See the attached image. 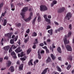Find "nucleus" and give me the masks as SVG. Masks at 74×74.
Returning <instances> with one entry per match:
<instances>
[{
    "label": "nucleus",
    "instance_id": "obj_1",
    "mask_svg": "<svg viewBox=\"0 0 74 74\" xmlns=\"http://www.w3.org/2000/svg\"><path fill=\"white\" fill-rule=\"evenodd\" d=\"M40 10L41 11H45L48 10V8L45 5H41L40 7Z\"/></svg>",
    "mask_w": 74,
    "mask_h": 74
},
{
    "label": "nucleus",
    "instance_id": "obj_2",
    "mask_svg": "<svg viewBox=\"0 0 74 74\" xmlns=\"http://www.w3.org/2000/svg\"><path fill=\"white\" fill-rule=\"evenodd\" d=\"M64 44L65 45H66L67 44H69L70 42V41H69V40H67V35H65V37L64 39Z\"/></svg>",
    "mask_w": 74,
    "mask_h": 74
},
{
    "label": "nucleus",
    "instance_id": "obj_3",
    "mask_svg": "<svg viewBox=\"0 0 74 74\" xmlns=\"http://www.w3.org/2000/svg\"><path fill=\"white\" fill-rule=\"evenodd\" d=\"M32 16H33V14L32 12H31L29 18L26 19L24 18V20L25 21V22H28V21H30V20L32 19Z\"/></svg>",
    "mask_w": 74,
    "mask_h": 74
},
{
    "label": "nucleus",
    "instance_id": "obj_4",
    "mask_svg": "<svg viewBox=\"0 0 74 74\" xmlns=\"http://www.w3.org/2000/svg\"><path fill=\"white\" fill-rule=\"evenodd\" d=\"M44 17L45 19V20L46 22L49 23H51V19H48L47 18V16L46 15H45L44 16Z\"/></svg>",
    "mask_w": 74,
    "mask_h": 74
},
{
    "label": "nucleus",
    "instance_id": "obj_5",
    "mask_svg": "<svg viewBox=\"0 0 74 74\" xmlns=\"http://www.w3.org/2000/svg\"><path fill=\"white\" fill-rule=\"evenodd\" d=\"M66 47L67 51H72L71 47L69 45H67L66 46Z\"/></svg>",
    "mask_w": 74,
    "mask_h": 74
},
{
    "label": "nucleus",
    "instance_id": "obj_6",
    "mask_svg": "<svg viewBox=\"0 0 74 74\" xmlns=\"http://www.w3.org/2000/svg\"><path fill=\"white\" fill-rule=\"evenodd\" d=\"M71 12H69L67 14L66 18H68V20H70V18L71 17Z\"/></svg>",
    "mask_w": 74,
    "mask_h": 74
},
{
    "label": "nucleus",
    "instance_id": "obj_7",
    "mask_svg": "<svg viewBox=\"0 0 74 74\" xmlns=\"http://www.w3.org/2000/svg\"><path fill=\"white\" fill-rule=\"evenodd\" d=\"M64 10H65V8L64 7L58 10V12L59 13H61L64 12Z\"/></svg>",
    "mask_w": 74,
    "mask_h": 74
},
{
    "label": "nucleus",
    "instance_id": "obj_8",
    "mask_svg": "<svg viewBox=\"0 0 74 74\" xmlns=\"http://www.w3.org/2000/svg\"><path fill=\"white\" fill-rule=\"evenodd\" d=\"M11 55L12 57H13V58H14L15 59H16V54H15V53L14 51L12 52L11 53Z\"/></svg>",
    "mask_w": 74,
    "mask_h": 74
},
{
    "label": "nucleus",
    "instance_id": "obj_9",
    "mask_svg": "<svg viewBox=\"0 0 74 74\" xmlns=\"http://www.w3.org/2000/svg\"><path fill=\"white\" fill-rule=\"evenodd\" d=\"M21 47H19L18 48L16 49V50H15V52L18 53V52H21L22 51V49H21Z\"/></svg>",
    "mask_w": 74,
    "mask_h": 74
},
{
    "label": "nucleus",
    "instance_id": "obj_10",
    "mask_svg": "<svg viewBox=\"0 0 74 74\" xmlns=\"http://www.w3.org/2000/svg\"><path fill=\"white\" fill-rule=\"evenodd\" d=\"M12 62L10 60H8L7 61L6 63V66L7 67H9L11 65Z\"/></svg>",
    "mask_w": 74,
    "mask_h": 74
},
{
    "label": "nucleus",
    "instance_id": "obj_11",
    "mask_svg": "<svg viewBox=\"0 0 74 74\" xmlns=\"http://www.w3.org/2000/svg\"><path fill=\"white\" fill-rule=\"evenodd\" d=\"M27 10H28V7H25L22 10V12H26Z\"/></svg>",
    "mask_w": 74,
    "mask_h": 74
},
{
    "label": "nucleus",
    "instance_id": "obj_12",
    "mask_svg": "<svg viewBox=\"0 0 74 74\" xmlns=\"http://www.w3.org/2000/svg\"><path fill=\"white\" fill-rule=\"evenodd\" d=\"M50 62H51V57H48V59L46 60V62L48 63H49Z\"/></svg>",
    "mask_w": 74,
    "mask_h": 74
},
{
    "label": "nucleus",
    "instance_id": "obj_13",
    "mask_svg": "<svg viewBox=\"0 0 74 74\" xmlns=\"http://www.w3.org/2000/svg\"><path fill=\"white\" fill-rule=\"evenodd\" d=\"M24 53V52H22L20 54H18V56H19V57H23L25 55V54H23Z\"/></svg>",
    "mask_w": 74,
    "mask_h": 74
},
{
    "label": "nucleus",
    "instance_id": "obj_14",
    "mask_svg": "<svg viewBox=\"0 0 74 74\" xmlns=\"http://www.w3.org/2000/svg\"><path fill=\"white\" fill-rule=\"evenodd\" d=\"M9 70L11 71H12V72L14 71V67H13L12 66H11L9 69Z\"/></svg>",
    "mask_w": 74,
    "mask_h": 74
},
{
    "label": "nucleus",
    "instance_id": "obj_15",
    "mask_svg": "<svg viewBox=\"0 0 74 74\" xmlns=\"http://www.w3.org/2000/svg\"><path fill=\"white\" fill-rule=\"evenodd\" d=\"M9 48H10V46H5L4 47V50H5V51H8V49H9Z\"/></svg>",
    "mask_w": 74,
    "mask_h": 74
},
{
    "label": "nucleus",
    "instance_id": "obj_16",
    "mask_svg": "<svg viewBox=\"0 0 74 74\" xmlns=\"http://www.w3.org/2000/svg\"><path fill=\"white\" fill-rule=\"evenodd\" d=\"M5 37H8V38H11V34L8 33L7 34H5Z\"/></svg>",
    "mask_w": 74,
    "mask_h": 74
},
{
    "label": "nucleus",
    "instance_id": "obj_17",
    "mask_svg": "<svg viewBox=\"0 0 74 74\" xmlns=\"http://www.w3.org/2000/svg\"><path fill=\"white\" fill-rule=\"evenodd\" d=\"M33 60V59H31V60H30V61L29 62L28 64L29 66H30V65H31V66H33V63H32Z\"/></svg>",
    "mask_w": 74,
    "mask_h": 74
},
{
    "label": "nucleus",
    "instance_id": "obj_18",
    "mask_svg": "<svg viewBox=\"0 0 74 74\" xmlns=\"http://www.w3.org/2000/svg\"><path fill=\"white\" fill-rule=\"evenodd\" d=\"M11 10L12 11H14L15 10V6L13 4H11Z\"/></svg>",
    "mask_w": 74,
    "mask_h": 74
},
{
    "label": "nucleus",
    "instance_id": "obj_19",
    "mask_svg": "<svg viewBox=\"0 0 74 74\" xmlns=\"http://www.w3.org/2000/svg\"><path fill=\"white\" fill-rule=\"evenodd\" d=\"M53 30L52 29H51V30H49L48 31V33H49L50 35H52Z\"/></svg>",
    "mask_w": 74,
    "mask_h": 74
},
{
    "label": "nucleus",
    "instance_id": "obj_20",
    "mask_svg": "<svg viewBox=\"0 0 74 74\" xmlns=\"http://www.w3.org/2000/svg\"><path fill=\"white\" fill-rule=\"evenodd\" d=\"M48 69H49L48 68H46L42 72V73L41 74H45V73H47V70H48Z\"/></svg>",
    "mask_w": 74,
    "mask_h": 74
},
{
    "label": "nucleus",
    "instance_id": "obj_21",
    "mask_svg": "<svg viewBox=\"0 0 74 74\" xmlns=\"http://www.w3.org/2000/svg\"><path fill=\"white\" fill-rule=\"evenodd\" d=\"M23 64H22L19 67V69L20 70H23Z\"/></svg>",
    "mask_w": 74,
    "mask_h": 74
},
{
    "label": "nucleus",
    "instance_id": "obj_22",
    "mask_svg": "<svg viewBox=\"0 0 74 74\" xmlns=\"http://www.w3.org/2000/svg\"><path fill=\"white\" fill-rule=\"evenodd\" d=\"M16 26L18 27H20L21 26V23H16L15 24Z\"/></svg>",
    "mask_w": 74,
    "mask_h": 74
},
{
    "label": "nucleus",
    "instance_id": "obj_23",
    "mask_svg": "<svg viewBox=\"0 0 74 74\" xmlns=\"http://www.w3.org/2000/svg\"><path fill=\"white\" fill-rule=\"evenodd\" d=\"M51 56L53 60H54L56 58V57L53 56V54H51Z\"/></svg>",
    "mask_w": 74,
    "mask_h": 74
},
{
    "label": "nucleus",
    "instance_id": "obj_24",
    "mask_svg": "<svg viewBox=\"0 0 74 74\" xmlns=\"http://www.w3.org/2000/svg\"><path fill=\"white\" fill-rule=\"evenodd\" d=\"M57 51H58V52H59V53H62V50H61V49L60 47H58L57 48Z\"/></svg>",
    "mask_w": 74,
    "mask_h": 74
},
{
    "label": "nucleus",
    "instance_id": "obj_25",
    "mask_svg": "<svg viewBox=\"0 0 74 74\" xmlns=\"http://www.w3.org/2000/svg\"><path fill=\"white\" fill-rule=\"evenodd\" d=\"M31 51L32 50L31 49H28L27 50V55H29V53H30V52H31Z\"/></svg>",
    "mask_w": 74,
    "mask_h": 74
},
{
    "label": "nucleus",
    "instance_id": "obj_26",
    "mask_svg": "<svg viewBox=\"0 0 74 74\" xmlns=\"http://www.w3.org/2000/svg\"><path fill=\"white\" fill-rule=\"evenodd\" d=\"M37 33L35 32H33L32 34V36L33 37H36L37 36Z\"/></svg>",
    "mask_w": 74,
    "mask_h": 74
},
{
    "label": "nucleus",
    "instance_id": "obj_27",
    "mask_svg": "<svg viewBox=\"0 0 74 74\" xmlns=\"http://www.w3.org/2000/svg\"><path fill=\"white\" fill-rule=\"evenodd\" d=\"M7 20L5 19L3 24V26H5V25H6V24H7Z\"/></svg>",
    "mask_w": 74,
    "mask_h": 74
},
{
    "label": "nucleus",
    "instance_id": "obj_28",
    "mask_svg": "<svg viewBox=\"0 0 74 74\" xmlns=\"http://www.w3.org/2000/svg\"><path fill=\"white\" fill-rule=\"evenodd\" d=\"M67 59L68 60H69L72 61V57L71 56H69L68 57Z\"/></svg>",
    "mask_w": 74,
    "mask_h": 74
},
{
    "label": "nucleus",
    "instance_id": "obj_29",
    "mask_svg": "<svg viewBox=\"0 0 74 74\" xmlns=\"http://www.w3.org/2000/svg\"><path fill=\"white\" fill-rule=\"evenodd\" d=\"M25 12H21V15L22 16L23 18H25Z\"/></svg>",
    "mask_w": 74,
    "mask_h": 74
},
{
    "label": "nucleus",
    "instance_id": "obj_30",
    "mask_svg": "<svg viewBox=\"0 0 74 74\" xmlns=\"http://www.w3.org/2000/svg\"><path fill=\"white\" fill-rule=\"evenodd\" d=\"M25 58H20V59H21V60H23V61H25V60H26V57H24Z\"/></svg>",
    "mask_w": 74,
    "mask_h": 74
},
{
    "label": "nucleus",
    "instance_id": "obj_31",
    "mask_svg": "<svg viewBox=\"0 0 74 74\" xmlns=\"http://www.w3.org/2000/svg\"><path fill=\"white\" fill-rule=\"evenodd\" d=\"M11 48H13V49H16V47L15 46V45H13L12 46Z\"/></svg>",
    "mask_w": 74,
    "mask_h": 74
},
{
    "label": "nucleus",
    "instance_id": "obj_32",
    "mask_svg": "<svg viewBox=\"0 0 74 74\" xmlns=\"http://www.w3.org/2000/svg\"><path fill=\"white\" fill-rule=\"evenodd\" d=\"M34 44H37L38 42V40L37 39H36L35 41H34Z\"/></svg>",
    "mask_w": 74,
    "mask_h": 74
},
{
    "label": "nucleus",
    "instance_id": "obj_33",
    "mask_svg": "<svg viewBox=\"0 0 74 74\" xmlns=\"http://www.w3.org/2000/svg\"><path fill=\"white\" fill-rule=\"evenodd\" d=\"M71 32H69L68 34V37H71Z\"/></svg>",
    "mask_w": 74,
    "mask_h": 74
},
{
    "label": "nucleus",
    "instance_id": "obj_34",
    "mask_svg": "<svg viewBox=\"0 0 74 74\" xmlns=\"http://www.w3.org/2000/svg\"><path fill=\"white\" fill-rule=\"evenodd\" d=\"M63 27H60L59 28V29H58V32H60V30H63Z\"/></svg>",
    "mask_w": 74,
    "mask_h": 74
},
{
    "label": "nucleus",
    "instance_id": "obj_35",
    "mask_svg": "<svg viewBox=\"0 0 74 74\" xmlns=\"http://www.w3.org/2000/svg\"><path fill=\"white\" fill-rule=\"evenodd\" d=\"M71 67V65H68L67 67H66V69L67 70H70V69Z\"/></svg>",
    "mask_w": 74,
    "mask_h": 74
},
{
    "label": "nucleus",
    "instance_id": "obj_36",
    "mask_svg": "<svg viewBox=\"0 0 74 74\" xmlns=\"http://www.w3.org/2000/svg\"><path fill=\"white\" fill-rule=\"evenodd\" d=\"M3 41H4V38H2L1 41V44L2 45H3Z\"/></svg>",
    "mask_w": 74,
    "mask_h": 74
},
{
    "label": "nucleus",
    "instance_id": "obj_37",
    "mask_svg": "<svg viewBox=\"0 0 74 74\" xmlns=\"http://www.w3.org/2000/svg\"><path fill=\"white\" fill-rule=\"evenodd\" d=\"M14 40L11 39L10 41V42L11 44H14Z\"/></svg>",
    "mask_w": 74,
    "mask_h": 74
},
{
    "label": "nucleus",
    "instance_id": "obj_38",
    "mask_svg": "<svg viewBox=\"0 0 74 74\" xmlns=\"http://www.w3.org/2000/svg\"><path fill=\"white\" fill-rule=\"evenodd\" d=\"M41 20V17H40V16H38V21L39 22H40Z\"/></svg>",
    "mask_w": 74,
    "mask_h": 74
},
{
    "label": "nucleus",
    "instance_id": "obj_39",
    "mask_svg": "<svg viewBox=\"0 0 74 74\" xmlns=\"http://www.w3.org/2000/svg\"><path fill=\"white\" fill-rule=\"evenodd\" d=\"M36 18H34V19L33 20V21H32V23L33 25H34V24H35V21H36Z\"/></svg>",
    "mask_w": 74,
    "mask_h": 74
},
{
    "label": "nucleus",
    "instance_id": "obj_40",
    "mask_svg": "<svg viewBox=\"0 0 74 74\" xmlns=\"http://www.w3.org/2000/svg\"><path fill=\"white\" fill-rule=\"evenodd\" d=\"M72 27V25H71V24L69 25V28L70 29V30L71 29Z\"/></svg>",
    "mask_w": 74,
    "mask_h": 74
},
{
    "label": "nucleus",
    "instance_id": "obj_41",
    "mask_svg": "<svg viewBox=\"0 0 74 74\" xmlns=\"http://www.w3.org/2000/svg\"><path fill=\"white\" fill-rule=\"evenodd\" d=\"M52 3L53 4H56L57 3V1H53Z\"/></svg>",
    "mask_w": 74,
    "mask_h": 74
},
{
    "label": "nucleus",
    "instance_id": "obj_42",
    "mask_svg": "<svg viewBox=\"0 0 74 74\" xmlns=\"http://www.w3.org/2000/svg\"><path fill=\"white\" fill-rule=\"evenodd\" d=\"M29 32H30V29H29L26 31V33H27V34H29Z\"/></svg>",
    "mask_w": 74,
    "mask_h": 74
},
{
    "label": "nucleus",
    "instance_id": "obj_43",
    "mask_svg": "<svg viewBox=\"0 0 74 74\" xmlns=\"http://www.w3.org/2000/svg\"><path fill=\"white\" fill-rule=\"evenodd\" d=\"M5 13H6V12H4L3 13H2L1 14V16H5Z\"/></svg>",
    "mask_w": 74,
    "mask_h": 74
},
{
    "label": "nucleus",
    "instance_id": "obj_44",
    "mask_svg": "<svg viewBox=\"0 0 74 74\" xmlns=\"http://www.w3.org/2000/svg\"><path fill=\"white\" fill-rule=\"evenodd\" d=\"M58 71H60V72H61V71H62V70L59 67L58 68Z\"/></svg>",
    "mask_w": 74,
    "mask_h": 74
},
{
    "label": "nucleus",
    "instance_id": "obj_45",
    "mask_svg": "<svg viewBox=\"0 0 74 74\" xmlns=\"http://www.w3.org/2000/svg\"><path fill=\"white\" fill-rule=\"evenodd\" d=\"M12 48H10L9 49V53H10L12 52Z\"/></svg>",
    "mask_w": 74,
    "mask_h": 74
},
{
    "label": "nucleus",
    "instance_id": "obj_46",
    "mask_svg": "<svg viewBox=\"0 0 74 74\" xmlns=\"http://www.w3.org/2000/svg\"><path fill=\"white\" fill-rule=\"evenodd\" d=\"M3 3H1V4H0V9H1V8L2 7H3Z\"/></svg>",
    "mask_w": 74,
    "mask_h": 74
},
{
    "label": "nucleus",
    "instance_id": "obj_47",
    "mask_svg": "<svg viewBox=\"0 0 74 74\" xmlns=\"http://www.w3.org/2000/svg\"><path fill=\"white\" fill-rule=\"evenodd\" d=\"M38 58L40 59L41 58V57L40 54H38Z\"/></svg>",
    "mask_w": 74,
    "mask_h": 74
},
{
    "label": "nucleus",
    "instance_id": "obj_48",
    "mask_svg": "<svg viewBox=\"0 0 74 74\" xmlns=\"http://www.w3.org/2000/svg\"><path fill=\"white\" fill-rule=\"evenodd\" d=\"M17 43H18V44H19V45H20L21 44V40H19L18 42H17Z\"/></svg>",
    "mask_w": 74,
    "mask_h": 74
},
{
    "label": "nucleus",
    "instance_id": "obj_49",
    "mask_svg": "<svg viewBox=\"0 0 74 74\" xmlns=\"http://www.w3.org/2000/svg\"><path fill=\"white\" fill-rule=\"evenodd\" d=\"M16 64H17L19 65L20 64V61L19 60L18 61L16 62Z\"/></svg>",
    "mask_w": 74,
    "mask_h": 74
},
{
    "label": "nucleus",
    "instance_id": "obj_50",
    "mask_svg": "<svg viewBox=\"0 0 74 74\" xmlns=\"http://www.w3.org/2000/svg\"><path fill=\"white\" fill-rule=\"evenodd\" d=\"M51 28V26H50L48 25L47 26V28H46V29L47 30H48V29H50Z\"/></svg>",
    "mask_w": 74,
    "mask_h": 74
},
{
    "label": "nucleus",
    "instance_id": "obj_51",
    "mask_svg": "<svg viewBox=\"0 0 74 74\" xmlns=\"http://www.w3.org/2000/svg\"><path fill=\"white\" fill-rule=\"evenodd\" d=\"M18 36H16V37L15 38V41H16L18 39Z\"/></svg>",
    "mask_w": 74,
    "mask_h": 74
},
{
    "label": "nucleus",
    "instance_id": "obj_52",
    "mask_svg": "<svg viewBox=\"0 0 74 74\" xmlns=\"http://www.w3.org/2000/svg\"><path fill=\"white\" fill-rule=\"evenodd\" d=\"M46 53H49V50H48V49H46Z\"/></svg>",
    "mask_w": 74,
    "mask_h": 74
},
{
    "label": "nucleus",
    "instance_id": "obj_53",
    "mask_svg": "<svg viewBox=\"0 0 74 74\" xmlns=\"http://www.w3.org/2000/svg\"><path fill=\"white\" fill-rule=\"evenodd\" d=\"M40 45L41 47H43L44 45V44L42 43H41L40 44Z\"/></svg>",
    "mask_w": 74,
    "mask_h": 74
},
{
    "label": "nucleus",
    "instance_id": "obj_54",
    "mask_svg": "<svg viewBox=\"0 0 74 74\" xmlns=\"http://www.w3.org/2000/svg\"><path fill=\"white\" fill-rule=\"evenodd\" d=\"M3 58H0V62H3Z\"/></svg>",
    "mask_w": 74,
    "mask_h": 74
},
{
    "label": "nucleus",
    "instance_id": "obj_55",
    "mask_svg": "<svg viewBox=\"0 0 74 74\" xmlns=\"http://www.w3.org/2000/svg\"><path fill=\"white\" fill-rule=\"evenodd\" d=\"M40 52H41L40 49H39L38 50V54H40Z\"/></svg>",
    "mask_w": 74,
    "mask_h": 74
},
{
    "label": "nucleus",
    "instance_id": "obj_56",
    "mask_svg": "<svg viewBox=\"0 0 74 74\" xmlns=\"http://www.w3.org/2000/svg\"><path fill=\"white\" fill-rule=\"evenodd\" d=\"M54 23L56 25H59V23L56 21L54 22Z\"/></svg>",
    "mask_w": 74,
    "mask_h": 74
},
{
    "label": "nucleus",
    "instance_id": "obj_57",
    "mask_svg": "<svg viewBox=\"0 0 74 74\" xmlns=\"http://www.w3.org/2000/svg\"><path fill=\"white\" fill-rule=\"evenodd\" d=\"M58 60H60V61H61V60H62V58L61 57H59L58 58Z\"/></svg>",
    "mask_w": 74,
    "mask_h": 74
},
{
    "label": "nucleus",
    "instance_id": "obj_58",
    "mask_svg": "<svg viewBox=\"0 0 74 74\" xmlns=\"http://www.w3.org/2000/svg\"><path fill=\"white\" fill-rule=\"evenodd\" d=\"M4 59H6V60H7V59H8V56L5 57L4 58Z\"/></svg>",
    "mask_w": 74,
    "mask_h": 74
},
{
    "label": "nucleus",
    "instance_id": "obj_59",
    "mask_svg": "<svg viewBox=\"0 0 74 74\" xmlns=\"http://www.w3.org/2000/svg\"><path fill=\"white\" fill-rule=\"evenodd\" d=\"M47 42H51V40H50V39H47Z\"/></svg>",
    "mask_w": 74,
    "mask_h": 74
},
{
    "label": "nucleus",
    "instance_id": "obj_60",
    "mask_svg": "<svg viewBox=\"0 0 74 74\" xmlns=\"http://www.w3.org/2000/svg\"><path fill=\"white\" fill-rule=\"evenodd\" d=\"M44 50H42L40 52L41 53H44Z\"/></svg>",
    "mask_w": 74,
    "mask_h": 74
},
{
    "label": "nucleus",
    "instance_id": "obj_61",
    "mask_svg": "<svg viewBox=\"0 0 74 74\" xmlns=\"http://www.w3.org/2000/svg\"><path fill=\"white\" fill-rule=\"evenodd\" d=\"M52 47L53 48H56V47L55 46H54V44H53L52 45Z\"/></svg>",
    "mask_w": 74,
    "mask_h": 74
},
{
    "label": "nucleus",
    "instance_id": "obj_62",
    "mask_svg": "<svg viewBox=\"0 0 74 74\" xmlns=\"http://www.w3.org/2000/svg\"><path fill=\"white\" fill-rule=\"evenodd\" d=\"M28 41V39H25L24 40V42H27Z\"/></svg>",
    "mask_w": 74,
    "mask_h": 74
},
{
    "label": "nucleus",
    "instance_id": "obj_63",
    "mask_svg": "<svg viewBox=\"0 0 74 74\" xmlns=\"http://www.w3.org/2000/svg\"><path fill=\"white\" fill-rule=\"evenodd\" d=\"M36 45H34L33 46V48H34V49H35V48H36Z\"/></svg>",
    "mask_w": 74,
    "mask_h": 74
},
{
    "label": "nucleus",
    "instance_id": "obj_64",
    "mask_svg": "<svg viewBox=\"0 0 74 74\" xmlns=\"http://www.w3.org/2000/svg\"><path fill=\"white\" fill-rule=\"evenodd\" d=\"M48 18H49V19H51V16L50 15L48 16Z\"/></svg>",
    "mask_w": 74,
    "mask_h": 74
}]
</instances>
